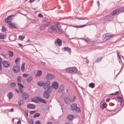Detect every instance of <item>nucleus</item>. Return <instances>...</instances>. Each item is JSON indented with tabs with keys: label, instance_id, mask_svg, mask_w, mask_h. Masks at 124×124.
<instances>
[{
	"label": "nucleus",
	"instance_id": "1",
	"mask_svg": "<svg viewBox=\"0 0 124 124\" xmlns=\"http://www.w3.org/2000/svg\"><path fill=\"white\" fill-rule=\"evenodd\" d=\"M124 12V8H118L113 11L110 13V15L112 16L118 15L119 13Z\"/></svg>",
	"mask_w": 124,
	"mask_h": 124
},
{
	"label": "nucleus",
	"instance_id": "2",
	"mask_svg": "<svg viewBox=\"0 0 124 124\" xmlns=\"http://www.w3.org/2000/svg\"><path fill=\"white\" fill-rule=\"evenodd\" d=\"M49 32L50 33H57V30L55 26L53 25L49 27L48 29Z\"/></svg>",
	"mask_w": 124,
	"mask_h": 124
},
{
	"label": "nucleus",
	"instance_id": "3",
	"mask_svg": "<svg viewBox=\"0 0 124 124\" xmlns=\"http://www.w3.org/2000/svg\"><path fill=\"white\" fill-rule=\"evenodd\" d=\"M66 70L67 72L68 73H77L78 72V70L75 67L67 68Z\"/></svg>",
	"mask_w": 124,
	"mask_h": 124
},
{
	"label": "nucleus",
	"instance_id": "4",
	"mask_svg": "<svg viewBox=\"0 0 124 124\" xmlns=\"http://www.w3.org/2000/svg\"><path fill=\"white\" fill-rule=\"evenodd\" d=\"M13 70L15 73L18 72L20 70V67L18 65H15L13 66Z\"/></svg>",
	"mask_w": 124,
	"mask_h": 124
},
{
	"label": "nucleus",
	"instance_id": "5",
	"mask_svg": "<svg viewBox=\"0 0 124 124\" xmlns=\"http://www.w3.org/2000/svg\"><path fill=\"white\" fill-rule=\"evenodd\" d=\"M52 85L53 88L56 90L58 88L59 85L57 82L54 81L52 83Z\"/></svg>",
	"mask_w": 124,
	"mask_h": 124
},
{
	"label": "nucleus",
	"instance_id": "6",
	"mask_svg": "<svg viewBox=\"0 0 124 124\" xmlns=\"http://www.w3.org/2000/svg\"><path fill=\"white\" fill-rule=\"evenodd\" d=\"M22 97L23 99L27 100L29 97V94L26 92H24L23 93Z\"/></svg>",
	"mask_w": 124,
	"mask_h": 124
},
{
	"label": "nucleus",
	"instance_id": "7",
	"mask_svg": "<svg viewBox=\"0 0 124 124\" xmlns=\"http://www.w3.org/2000/svg\"><path fill=\"white\" fill-rule=\"evenodd\" d=\"M55 78L54 75L49 73H47L46 75V78L47 80H50Z\"/></svg>",
	"mask_w": 124,
	"mask_h": 124
},
{
	"label": "nucleus",
	"instance_id": "8",
	"mask_svg": "<svg viewBox=\"0 0 124 124\" xmlns=\"http://www.w3.org/2000/svg\"><path fill=\"white\" fill-rule=\"evenodd\" d=\"M41 97H36V99L38 101H39L41 102H42L43 103H46L47 101L45 99H41Z\"/></svg>",
	"mask_w": 124,
	"mask_h": 124
},
{
	"label": "nucleus",
	"instance_id": "9",
	"mask_svg": "<svg viewBox=\"0 0 124 124\" xmlns=\"http://www.w3.org/2000/svg\"><path fill=\"white\" fill-rule=\"evenodd\" d=\"M50 96V94L48 93L46 90H45L43 93V97L46 99H48Z\"/></svg>",
	"mask_w": 124,
	"mask_h": 124
},
{
	"label": "nucleus",
	"instance_id": "10",
	"mask_svg": "<svg viewBox=\"0 0 124 124\" xmlns=\"http://www.w3.org/2000/svg\"><path fill=\"white\" fill-rule=\"evenodd\" d=\"M14 16V15H11L7 17L5 20V22L6 23H8L10 22L12 19L13 18V17Z\"/></svg>",
	"mask_w": 124,
	"mask_h": 124
},
{
	"label": "nucleus",
	"instance_id": "11",
	"mask_svg": "<svg viewBox=\"0 0 124 124\" xmlns=\"http://www.w3.org/2000/svg\"><path fill=\"white\" fill-rule=\"evenodd\" d=\"M50 24V22L49 21H47L46 20H44L42 21V24L46 27L49 26Z\"/></svg>",
	"mask_w": 124,
	"mask_h": 124
},
{
	"label": "nucleus",
	"instance_id": "12",
	"mask_svg": "<svg viewBox=\"0 0 124 124\" xmlns=\"http://www.w3.org/2000/svg\"><path fill=\"white\" fill-rule=\"evenodd\" d=\"M54 43L55 44L57 43L59 46H60L62 45V41L61 40L58 38L55 41Z\"/></svg>",
	"mask_w": 124,
	"mask_h": 124
},
{
	"label": "nucleus",
	"instance_id": "13",
	"mask_svg": "<svg viewBox=\"0 0 124 124\" xmlns=\"http://www.w3.org/2000/svg\"><path fill=\"white\" fill-rule=\"evenodd\" d=\"M67 119L70 121H72L74 118V116L71 114L68 115L67 117Z\"/></svg>",
	"mask_w": 124,
	"mask_h": 124
},
{
	"label": "nucleus",
	"instance_id": "14",
	"mask_svg": "<svg viewBox=\"0 0 124 124\" xmlns=\"http://www.w3.org/2000/svg\"><path fill=\"white\" fill-rule=\"evenodd\" d=\"M103 19H104V20H105L110 21L113 20V17L108 15L104 17Z\"/></svg>",
	"mask_w": 124,
	"mask_h": 124
},
{
	"label": "nucleus",
	"instance_id": "15",
	"mask_svg": "<svg viewBox=\"0 0 124 124\" xmlns=\"http://www.w3.org/2000/svg\"><path fill=\"white\" fill-rule=\"evenodd\" d=\"M27 107L30 109H33L35 108L36 106L34 104L31 103L28 104L27 106Z\"/></svg>",
	"mask_w": 124,
	"mask_h": 124
},
{
	"label": "nucleus",
	"instance_id": "16",
	"mask_svg": "<svg viewBox=\"0 0 124 124\" xmlns=\"http://www.w3.org/2000/svg\"><path fill=\"white\" fill-rule=\"evenodd\" d=\"M64 101L67 104H69L71 102V100L68 97H65L64 99Z\"/></svg>",
	"mask_w": 124,
	"mask_h": 124
},
{
	"label": "nucleus",
	"instance_id": "17",
	"mask_svg": "<svg viewBox=\"0 0 124 124\" xmlns=\"http://www.w3.org/2000/svg\"><path fill=\"white\" fill-rule=\"evenodd\" d=\"M63 49H64V51H68L70 54L71 52V49L68 47H63Z\"/></svg>",
	"mask_w": 124,
	"mask_h": 124
},
{
	"label": "nucleus",
	"instance_id": "18",
	"mask_svg": "<svg viewBox=\"0 0 124 124\" xmlns=\"http://www.w3.org/2000/svg\"><path fill=\"white\" fill-rule=\"evenodd\" d=\"M70 107L72 110H74L77 107V104L76 103H73L71 105Z\"/></svg>",
	"mask_w": 124,
	"mask_h": 124
},
{
	"label": "nucleus",
	"instance_id": "19",
	"mask_svg": "<svg viewBox=\"0 0 124 124\" xmlns=\"http://www.w3.org/2000/svg\"><path fill=\"white\" fill-rule=\"evenodd\" d=\"M64 85H62L60 86V88L58 90V92L61 93H62L64 90Z\"/></svg>",
	"mask_w": 124,
	"mask_h": 124
},
{
	"label": "nucleus",
	"instance_id": "20",
	"mask_svg": "<svg viewBox=\"0 0 124 124\" xmlns=\"http://www.w3.org/2000/svg\"><path fill=\"white\" fill-rule=\"evenodd\" d=\"M3 66L6 68H7L9 66V65L7 61H4L3 62Z\"/></svg>",
	"mask_w": 124,
	"mask_h": 124
},
{
	"label": "nucleus",
	"instance_id": "21",
	"mask_svg": "<svg viewBox=\"0 0 124 124\" xmlns=\"http://www.w3.org/2000/svg\"><path fill=\"white\" fill-rule=\"evenodd\" d=\"M104 100H103L100 104V107L102 109H103L104 108L106 107H105L104 105Z\"/></svg>",
	"mask_w": 124,
	"mask_h": 124
},
{
	"label": "nucleus",
	"instance_id": "22",
	"mask_svg": "<svg viewBox=\"0 0 124 124\" xmlns=\"http://www.w3.org/2000/svg\"><path fill=\"white\" fill-rule=\"evenodd\" d=\"M42 73L41 70H38L37 71V73L35 74V76L36 77H39L41 76Z\"/></svg>",
	"mask_w": 124,
	"mask_h": 124
},
{
	"label": "nucleus",
	"instance_id": "23",
	"mask_svg": "<svg viewBox=\"0 0 124 124\" xmlns=\"http://www.w3.org/2000/svg\"><path fill=\"white\" fill-rule=\"evenodd\" d=\"M8 25L10 28H17V27L15 25L14 23H9Z\"/></svg>",
	"mask_w": 124,
	"mask_h": 124
},
{
	"label": "nucleus",
	"instance_id": "24",
	"mask_svg": "<svg viewBox=\"0 0 124 124\" xmlns=\"http://www.w3.org/2000/svg\"><path fill=\"white\" fill-rule=\"evenodd\" d=\"M44 84V83L42 81H39L37 82L38 85L40 86H42Z\"/></svg>",
	"mask_w": 124,
	"mask_h": 124
},
{
	"label": "nucleus",
	"instance_id": "25",
	"mask_svg": "<svg viewBox=\"0 0 124 124\" xmlns=\"http://www.w3.org/2000/svg\"><path fill=\"white\" fill-rule=\"evenodd\" d=\"M102 59V57L97 58L95 60V62L98 63L101 62Z\"/></svg>",
	"mask_w": 124,
	"mask_h": 124
},
{
	"label": "nucleus",
	"instance_id": "26",
	"mask_svg": "<svg viewBox=\"0 0 124 124\" xmlns=\"http://www.w3.org/2000/svg\"><path fill=\"white\" fill-rule=\"evenodd\" d=\"M9 99H10L12 98L13 97V95L12 93L10 92H9L7 95Z\"/></svg>",
	"mask_w": 124,
	"mask_h": 124
},
{
	"label": "nucleus",
	"instance_id": "27",
	"mask_svg": "<svg viewBox=\"0 0 124 124\" xmlns=\"http://www.w3.org/2000/svg\"><path fill=\"white\" fill-rule=\"evenodd\" d=\"M75 110L76 112L78 114H79L81 112L80 108L79 107H77L75 109Z\"/></svg>",
	"mask_w": 124,
	"mask_h": 124
},
{
	"label": "nucleus",
	"instance_id": "28",
	"mask_svg": "<svg viewBox=\"0 0 124 124\" xmlns=\"http://www.w3.org/2000/svg\"><path fill=\"white\" fill-rule=\"evenodd\" d=\"M25 63L23 62L22 64L21 67V70L22 71H24L25 69Z\"/></svg>",
	"mask_w": 124,
	"mask_h": 124
},
{
	"label": "nucleus",
	"instance_id": "29",
	"mask_svg": "<svg viewBox=\"0 0 124 124\" xmlns=\"http://www.w3.org/2000/svg\"><path fill=\"white\" fill-rule=\"evenodd\" d=\"M95 86V85L94 84L93 82H92L90 83L89 85V86L92 88H94V87Z\"/></svg>",
	"mask_w": 124,
	"mask_h": 124
},
{
	"label": "nucleus",
	"instance_id": "30",
	"mask_svg": "<svg viewBox=\"0 0 124 124\" xmlns=\"http://www.w3.org/2000/svg\"><path fill=\"white\" fill-rule=\"evenodd\" d=\"M24 103V101L23 100H20L18 102V104L20 106H21Z\"/></svg>",
	"mask_w": 124,
	"mask_h": 124
},
{
	"label": "nucleus",
	"instance_id": "31",
	"mask_svg": "<svg viewBox=\"0 0 124 124\" xmlns=\"http://www.w3.org/2000/svg\"><path fill=\"white\" fill-rule=\"evenodd\" d=\"M33 79L32 76H29V77L27 78L26 79L27 81L28 82H29L31 81Z\"/></svg>",
	"mask_w": 124,
	"mask_h": 124
},
{
	"label": "nucleus",
	"instance_id": "32",
	"mask_svg": "<svg viewBox=\"0 0 124 124\" xmlns=\"http://www.w3.org/2000/svg\"><path fill=\"white\" fill-rule=\"evenodd\" d=\"M5 38V36L3 33H0V39H3Z\"/></svg>",
	"mask_w": 124,
	"mask_h": 124
},
{
	"label": "nucleus",
	"instance_id": "33",
	"mask_svg": "<svg viewBox=\"0 0 124 124\" xmlns=\"http://www.w3.org/2000/svg\"><path fill=\"white\" fill-rule=\"evenodd\" d=\"M52 87L51 86L48 87L46 90L47 92H48L49 93H51L52 91Z\"/></svg>",
	"mask_w": 124,
	"mask_h": 124
},
{
	"label": "nucleus",
	"instance_id": "34",
	"mask_svg": "<svg viewBox=\"0 0 124 124\" xmlns=\"http://www.w3.org/2000/svg\"><path fill=\"white\" fill-rule=\"evenodd\" d=\"M16 86V83L15 82L11 83L10 84V87L12 88H14Z\"/></svg>",
	"mask_w": 124,
	"mask_h": 124
},
{
	"label": "nucleus",
	"instance_id": "35",
	"mask_svg": "<svg viewBox=\"0 0 124 124\" xmlns=\"http://www.w3.org/2000/svg\"><path fill=\"white\" fill-rule=\"evenodd\" d=\"M20 58L19 57L17 58L15 60V62L16 64H17L20 61Z\"/></svg>",
	"mask_w": 124,
	"mask_h": 124
},
{
	"label": "nucleus",
	"instance_id": "36",
	"mask_svg": "<svg viewBox=\"0 0 124 124\" xmlns=\"http://www.w3.org/2000/svg\"><path fill=\"white\" fill-rule=\"evenodd\" d=\"M24 38V36L23 35H20L19 36V38L21 40H22Z\"/></svg>",
	"mask_w": 124,
	"mask_h": 124
},
{
	"label": "nucleus",
	"instance_id": "37",
	"mask_svg": "<svg viewBox=\"0 0 124 124\" xmlns=\"http://www.w3.org/2000/svg\"><path fill=\"white\" fill-rule=\"evenodd\" d=\"M17 80L19 82H20L21 81V78L20 76H19L17 77Z\"/></svg>",
	"mask_w": 124,
	"mask_h": 124
},
{
	"label": "nucleus",
	"instance_id": "38",
	"mask_svg": "<svg viewBox=\"0 0 124 124\" xmlns=\"http://www.w3.org/2000/svg\"><path fill=\"white\" fill-rule=\"evenodd\" d=\"M9 57H12L13 55V52L10 51H9Z\"/></svg>",
	"mask_w": 124,
	"mask_h": 124
},
{
	"label": "nucleus",
	"instance_id": "39",
	"mask_svg": "<svg viewBox=\"0 0 124 124\" xmlns=\"http://www.w3.org/2000/svg\"><path fill=\"white\" fill-rule=\"evenodd\" d=\"M113 36H114V35L113 34H111V35H110L109 36H107V37H105V38L106 39H110Z\"/></svg>",
	"mask_w": 124,
	"mask_h": 124
},
{
	"label": "nucleus",
	"instance_id": "40",
	"mask_svg": "<svg viewBox=\"0 0 124 124\" xmlns=\"http://www.w3.org/2000/svg\"><path fill=\"white\" fill-rule=\"evenodd\" d=\"M117 98L118 99H119V101L120 102H122L123 101V99L122 98L119 96H118Z\"/></svg>",
	"mask_w": 124,
	"mask_h": 124
},
{
	"label": "nucleus",
	"instance_id": "41",
	"mask_svg": "<svg viewBox=\"0 0 124 124\" xmlns=\"http://www.w3.org/2000/svg\"><path fill=\"white\" fill-rule=\"evenodd\" d=\"M46 27L42 24L40 27V29L41 30L44 29Z\"/></svg>",
	"mask_w": 124,
	"mask_h": 124
},
{
	"label": "nucleus",
	"instance_id": "42",
	"mask_svg": "<svg viewBox=\"0 0 124 124\" xmlns=\"http://www.w3.org/2000/svg\"><path fill=\"white\" fill-rule=\"evenodd\" d=\"M56 27L57 28L61 27L60 25V23H59L57 22L56 24Z\"/></svg>",
	"mask_w": 124,
	"mask_h": 124
},
{
	"label": "nucleus",
	"instance_id": "43",
	"mask_svg": "<svg viewBox=\"0 0 124 124\" xmlns=\"http://www.w3.org/2000/svg\"><path fill=\"white\" fill-rule=\"evenodd\" d=\"M40 115V114L39 113H37L34 114V117L35 118L39 116Z\"/></svg>",
	"mask_w": 124,
	"mask_h": 124
},
{
	"label": "nucleus",
	"instance_id": "44",
	"mask_svg": "<svg viewBox=\"0 0 124 124\" xmlns=\"http://www.w3.org/2000/svg\"><path fill=\"white\" fill-rule=\"evenodd\" d=\"M18 85L19 86V88H22L23 87V86L22 85V84L20 83H18Z\"/></svg>",
	"mask_w": 124,
	"mask_h": 124
},
{
	"label": "nucleus",
	"instance_id": "45",
	"mask_svg": "<svg viewBox=\"0 0 124 124\" xmlns=\"http://www.w3.org/2000/svg\"><path fill=\"white\" fill-rule=\"evenodd\" d=\"M58 31L60 32L61 33L63 32H64L62 31V29L61 28V27H60L59 28H57Z\"/></svg>",
	"mask_w": 124,
	"mask_h": 124
},
{
	"label": "nucleus",
	"instance_id": "46",
	"mask_svg": "<svg viewBox=\"0 0 124 124\" xmlns=\"http://www.w3.org/2000/svg\"><path fill=\"white\" fill-rule=\"evenodd\" d=\"M45 85H47V86H48L50 84V82L49 81H46V82L44 83Z\"/></svg>",
	"mask_w": 124,
	"mask_h": 124
},
{
	"label": "nucleus",
	"instance_id": "47",
	"mask_svg": "<svg viewBox=\"0 0 124 124\" xmlns=\"http://www.w3.org/2000/svg\"><path fill=\"white\" fill-rule=\"evenodd\" d=\"M76 97L75 96H74L73 97V98L72 99H71V102H74L76 100Z\"/></svg>",
	"mask_w": 124,
	"mask_h": 124
},
{
	"label": "nucleus",
	"instance_id": "48",
	"mask_svg": "<svg viewBox=\"0 0 124 124\" xmlns=\"http://www.w3.org/2000/svg\"><path fill=\"white\" fill-rule=\"evenodd\" d=\"M28 74L25 73L23 74V77L26 78L28 76Z\"/></svg>",
	"mask_w": 124,
	"mask_h": 124
},
{
	"label": "nucleus",
	"instance_id": "49",
	"mask_svg": "<svg viewBox=\"0 0 124 124\" xmlns=\"http://www.w3.org/2000/svg\"><path fill=\"white\" fill-rule=\"evenodd\" d=\"M43 88L45 89H46L48 87V86H47V85H45L44 83V85H43Z\"/></svg>",
	"mask_w": 124,
	"mask_h": 124
},
{
	"label": "nucleus",
	"instance_id": "50",
	"mask_svg": "<svg viewBox=\"0 0 124 124\" xmlns=\"http://www.w3.org/2000/svg\"><path fill=\"white\" fill-rule=\"evenodd\" d=\"M29 122L30 124H34L33 120L32 119L29 120Z\"/></svg>",
	"mask_w": 124,
	"mask_h": 124
},
{
	"label": "nucleus",
	"instance_id": "51",
	"mask_svg": "<svg viewBox=\"0 0 124 124\" xmlns=\"http://www.w3.org/2000/svg\"><path fill=\"white\" fill-rule=\"evenodd\" d=\"M6 31V30L5 29V28L3 26H2V32H5Z\"/></svg>",
	"mask_w": 124,
	"mask_h": 124
},
{
	"label": "nucleus",
	"instance_id": "52",
	"mask_svg": "<svg viewBox=\"0 0 124 124\" xmlns=\"http://www.w3.org/2000/svg\"><path fill=\"white\" fill-rule=\"evenodd\" d=\"M117 55L118 56V58L121 60L120 57L119 55V53L118 52H117Z\"/></svg>",
	"mask_w": 124,
	"mask_h": 124
},
{
	"label": "nucleus",
	"instance_id": "53",
	"mask_svg": "<svg viewBox=\"0 0 124 124\" xmlns=\"http://www.w3.org/2000/svg\"><path fill=\"white\" fill-rule=\"evenodd\" d=\"M35 124H41L40 121H36L35 122Z\"/></svg>",
	"mask_w": 124,
	"mask_h": 124
},
{
	"label": "nucleus",
	"instance_id": "54",
	"mask_svg": "<svg viewBox=\"0 0 124 124\" xmlns=\"http://www.w3.org/2000/svg\"><path fill=\"white\" fill-rule=\"evenodd\" d=\"M35 112H36L35 111H30V114H32Z\"/></svg>",
	"mask_w": 124,
	"mask_h": 124
},
{
	"label": "nucleus",
	"instance_id": "55",
	"mask_svg": "<svg viewBox=\"0 0 124 124\" xmlns=\"http://www.w3.org/2000/svg\"><path fill=\"white\" fill-rule=\"evenodd\" d=\"M38 16L39 17H42L43 18V15H42V14H39L38 15Z\"/></svg>",
	"mask_w": 124,
	"mask_h": 124
},
{
	"label": "nucleus",
	"instance_id": "56",
	"mask_svg": "<svg viewBox=\"0 0 124 124\" xmlns=\"http://www.w3.org/2000/svg\"><path fill=\"white\" fill-rule=\"evenodd\" d=\"M119 94V91H117L115 93H114V94L115 95H118Z\"/></svg>",
	"mask_w": 124,
	"mask_h": 124
},
{
	"label": "nucleus",
	"instance_id": "57",
	"mask_svg": "<svg viewBox=\"0 0 124 124\" xmlns=\"http://www.w3.org/2000/svg\"><path fill=\"white\" fill-rule=\"evenodd\" d=\"M19 91H20V92L21 93H23V91L22 89V88H19Z\"/></svg>",
	"mask_w": 124,
	"mask_h": 124
},
{
	"label": "nucleus",
	"instance_id": "58",
	"mask_svg": "<svg viewBox=\"0 0 124 124\" xmlns=\"http://www.w3.org/2000/svg\"><path fill=\"white\" fill-rule=\"evenodd\" d=\"M84 40L87 42H88L89 41V40L86 39H83Z\"/></svg>",
	"mask_w": 124,
	"mask_h": 124
},
{
	"label": "nucleus",
	"instance_id": "59",
	"mask_svg": "<svg viewBox=\"0 0 124 124\" xmlns=\"http://www.w3.org/2000/svg\"><path fill=\"white\" fill-rule=\"evenodd\" d=\"M80 19H81V20H87L88 19L86 17H85L84 18H81Z\"/></svg>",
	"mask_w": 124,
	"mask_h": 124
},
{
	"label": "nucleus",
	"instance_id": "60",
	"mask_svg": "<svg viewBox=\"0 0 124 124\" xmlns=\"http://www.w3.org/2000/svg\"><path fill=\"white\" fill-rule=\"evenodd\" d=\"M17 124H21V121L20 120H19L17 122Z\"/></svg>",
	"mask_w": 124,
	"mask_h": 124
},
{
	"label": "nucleus",
	"instance_id": "61",
	"mask_svg": "<svg viewBox=\"0 0 124 124\" xmlns=\"http://www.w3.org/2000/svg\"><path fill=\"white\" fill-rule=\"evenodd\" d=\"M85 26L86 25H79V27L80 28L83 27Z\"/></svg>",
	"mask_w": 124,
	"mask_h": 124
},
{
	"label": "nucleus",
	"instance_id": "62",
	"mask_svg": "<svg viewBox=\"0 0 124 124\" xmlns=\"http://www.w3.org/2000/svg\"><path fill=\"white\" fill-rule=\"evenodd\" d=\"M2 70V67H1V63L0 62V71H1Z\"/></svg>",
	"mask_w": 124,
	"mask_h": 124
},
{
	"label": "nucleus",
	"instance_id": "63",
	"mask_svg": "<svg viewBox=\"0 0 124 124\" xmlns=\"http://www.w3.org/2000/svg\"><path fill=\"white\" fill-rule=\"evenodd\" d=\"M110 36L109 34L108 33H106L105 34L106 37H107V36Z\"/></svg>",
	"mask_w": 124,
	"mask_h": 124
},
{
	"label": "nucleus",
	"instance_id": "64",
	"mask_svg": "<svg viewBox=\"0 0 124 124\" xmlns=\"http://www.w3.org/2000/svg\"><path fill=\"white\" fill-rule=\"evenodd\" d=\"M85 62L87 64H88L89 61H88V59H87L85 61Z\"/></svg>",
	"mask_w": 124,
	"mask_h": 124
}]
</instances>
